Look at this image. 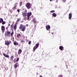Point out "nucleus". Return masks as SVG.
Returning a JSON list of instances; mask_svg holds the SVG:
<instances>
[{"instance_id": "1", "label": "nucleus", "mask_w": 77, "mask_h": 77, "mask_svg": "<svg viewBox=\"0 0 77 77\" xmlns=\"http://www.w3.org/2000/svg\"><path fill=\"white\" fill-rule=\"evenodd\" d=\"M26 26L22 24H21L20 25V26L19 27V29H20V30H22L23 32H24L25 30Z\"/></svg>"}, {"instance_id": "2", "label": "nucleus", "mask_w": 77, "mask_h": 77, "mask_svg": "<svg viewBox=\"0 0 77 77\" xmlns=\"http://www.w3.org/2000/svg\"><path fill=\"white\" fill-rule=\"evenodd\" d=\"M32 15V12L28 13L27 14V20H29L30 16Z\"/></svg>"}, {"instance_id": "3", "label": "nucleus", "mask_w": 77, "mask_h": 77, "mask_svg": "<svg viewBox=\"0 0 77 77\" xmlns=\"http://www.w3.org/2000/svg\"><path fill=\"white\" fill-rule=\"evenodd\" d=\"M26 7L28 9H30L31 7V4L30 3H27L26 5Z\"/></svg>"}, {"instance_id": "4", "label": "nucleus", "mask_w": 77, "mask_h": 77, "mask_svg": "<svg viewBox=\"0 0 77 77\" xmlns=\"http://www.w3.org/2000/svg\"><path fill=\"white\" fill-rule=\"evenodd\" d=\"M1 29L3 33H4L5 30V27L4 26H1Z\"/></svg>"}, {"instance_id": "5", "label": "nucleus", "mask_w": 77, "mask_h": 77, "mask_svg": "<svg viewBox=\"0 0 77 77\" xmlns=\"http://www.w3.org/2000/svg\"><path fill=\"white\" fill-rule=\"evenodd\" d=\"M27 13L26 12H24L22 13V15L24 17H26L27 16Z\"/></svg>"}, {"instance_id": "6", "label": "nucleus", "mask_w": 77, "mask_h": 77, "mask_svg": "<svg viewBox=\"0 0 77 77\" xmlns=\"http://www.w3.org/2000/svg\"><path fill=\"white\" fill-rule=\"evenodd\" d=\"M7 36H9V37H10V36H11V32L8 31L7 32Z\"/></svg>"}, {"instance_id": "7", "label": "nucleus", "mask_w": 77, "mask_h": 77, "mask_svg": "<svg viewBox=\"0 0 77 77\" xmlns=\"http://www.w3.org/2000/svg\"><path fill=\"white\" fill-rule=\"evenodd\" d=\"M46 29L47 30H49V29H50V26L49 25H48V26H46Z\"/></svg>"}, {"instance_id": "8", "label": "nucleus", "mask_w": 77, "mask_h": 77, "mask_svg": "<svg viewBox=\"0 0 77 77\" xmlns=\"http://www.w3.org/2000/svg\"><path fill=\"white\" fill-rule=\"evenodd\" d=\"M72 17V14H71L70 13L69 14V20H71V18Z\"/></svg>"}, {"instance_id": "9", "label": "nucleus", "mask_w": 77, "mask_h": 77, "mask_svg": "<svg viewBox=\"0 0 77 77\" xmlns=\"http://www.w3.org/2000/svg\"><path fill=\"white\" fill-rule=\"evenodd\" d=\"M5 45H9L10 44V43L8 41H5Z\"/></svg>"}, {"instance_id": "10", "label": "nucleus", "mask_w": 77, "mask_h": 77, "mask_svg": "<svg viewBox=\"0 0 77 77\" xmlns=\"http://www.w3.org/2000/svg\"><path fill=\"white\" fill-rule=\"evenodd\" d=\"M3 55L4 56H5V57H6L9 58V56L7 54H6L5 53H3Z\"/></svg>"}, {"instance_id": "11", "label": "nucleus", "mask_w": 77, "mask_h": 77, "mask_svg": "<svg viewBox=\"0 0 77 77\" xmlns=\"http://www.w3.org/2000/svg\"><path fill=\"white\" fill-rule=\"evenodd\" d=\"M22 52V51H21V49H19L18 52V54H21V53Z\"/></svg>"}, {"instance_id": "12", "label": "nucleus", "mask_w": 77, "mask_h": 77, "mask_svg": "<svg viewBox=\"0 0 77 77\" xmlns=\"http://www.w3.org/2000/svg\"><path fill=\"white\" fill-rule=\"evenodd\" d=\"M59 48L60 50H63V47L62 46H60L59 47Z\"/></svg>"}, {"instance_id": "13", "label": "nucleus", "mask_w": 77, "mask_h": 77, "mask_svg": "<svg viewBox=\"0 0 77 77\" xmlns=\"http://www.w3.org/2000/svg\"><path fill=\"white\" fill-rule=\"evenodd\" d=\"M18 63H16V64H15L14 65V67L15 68H17V66H18Z\"/></svg>"}, {"instance_id": "14", "label": "nucleus", "mask_w": 77, "mask_h": 77, "mask_svg": "<svg viewBox=\"0 0 77 77\" xmlns=\"http://www.w3.org/2000/svg\"><path fill=\"white\" fill-rule=\"evenodd\" d=\"M14 45H18V43H17V42H14Z\"/></svg>"}, {"instance_id": "15", "label": "nucleus", "mask_w": 77, "mask_h": 77, "mask_svg": "<svg viewBox=\"0 0 77 77\" xmlns=\"http://www.w3.org/2000/svg\"><path fill=\"white\" fill-rule=\"evenodd\" d=\"M39 43H37L35 45L36 47V48H37L38 47H39Z\"/></svg>"}, {"instance_id": "16", "label": "nucleus", "mask_w": 77, "mask_h": 77, "mask_svg": "<svg viewBox=\"0 0 77 77\" xmlns=\"http://www.w3.org/2000/svg\"><path fill=\"white\" fill-rule=\"evenodd\" d=\"M52 16H53L54 17H56V14L55 13H53L52 14Z\"/></svg>"}, {"instance_id": "17", "label": "nucleus", "mask_w": 77, "mask_h": 77, "mask_svg": "<svg viewBox=\"0 0 77 77\" xmlns=\"http://www.w3.org/2000/svg\"><path fill=\"white\" fill-rule=\"evenodd\" d=\"M16 29H17V25L15 24L14 26V30H16Z\"/></svg>"}, {"instance_id": "18", "label": "nucleus", "mask_w": 77, "mask_h": 77, "mask_svg": "<svg viewBox=\"0 0 77 77\" xmlns=\"http://www.w3.org/2000/svg\"><path fill=\"white\" fill-rule=\"evenodd\" d=\"M33 22H34V23H36V21H35V18H33Z\"/></svg>"}, {"instance_id": "19", "label": "nucleus", "mask_w": 77, "mask_h": 77, "mask_svg": "<svg viewBox=\"0 0 77 77\" xmlns=\"http://www.w3.org/2000/svg\"><path fill=\"white\" fill-rule=\"evenodd\" d=\"M2 21H3V20L2 18H1L0 20V23H1Z\"/></svg>"}, {"instance_id": "20", "label": "nucleus", "mask_w": 77, "mask_h": 77, "mask_svg": "<svg viewBox=\"0 0 77 77\" xmlns=\"http://www.w3.org/2000/svg\"><path fill=\"white\" fill-rule=\"evenodd\" d=\"M21 42H22V43H23L24 42V39H22L20 41Z\"/></svg>"}, {"instance_id": "21", "label": "nucleus", "mask_w": 77, "mask_h": 77, "mask_svg": "<svg viewBox=\"0 0 77 77\" xmlns=\"http://www.w3.org/2000/svg\"><path fill=\"white\" fill-rule=\"evenodd\" d=\"M13 57H14V56H11L10 57V59L11 60H12V59H13Z\"/></svg>"}, {"instance_id": "22", "label": "nucleus", "mask_w": 77, "mask_h": 77, "mask_svg": "<svg viewBox=\"0 0 77 77\" xmlns=\"http://www.w3.org/2000/svg\"><path fill=\"white\" fill-rule=\"evenodd\" d=\"M22 5H23V3H22V2H20V6H21Z\"/></svg>"}, {"instance_id": "23", "label": "nucleus", "mask_w": 77, "mask_h": 77, "mask_svg": "<svg viewBox=\"0 0 77 77\" xmlns=\"http://www.w3.org/2000/svg\"><path fill=\"white\" fill-rule=\"evenodd\" d=\"M36 46H35L33 48L34 51H35V50H36Z\"/></svg>"}, {"instance_id": "24", "label": "nucleus", "mask_w": 77, "mask_h": 77, "mask_svg": "<svg viewBox=\"0 0 77 77\" xmlns=\"http://www.w3.org/2000/svg\"><path fill=\"white\" fill-rule=\"evenodd\" d=\"M20 20V19H17V21H16V22L17 23V22H18L19 21V20Z\"/></svg>"}, {"instance_id": "25", "label": "nucleus", "mask_w": 77, "mask_h": 77, "mask_svg": "<svg viewBox=\"0 0 77 77\" xmlns=\"http://www.w3.org/2000/svg\"><path fill=\"white\" fill-rule=\"evenodd\" d=\"M2 22V24H5V22L3 21Z\"/></svg>"}, {"instance_id": "26", "label": "nucleus", "mask_w": 77, "mask_h": 77, "mask_svg": "<svg viewBox=\"0 0 77 77\" xmlns=\"http://www.w3.org/2000/svg\"><path fill=\"white\" fill-rule=\"evenodd\" d=\"M12 9H13V10H15V9H16V8H15V7H13V8H12Z\"/></svg>"}, {"instance_id": "27", "label": "nucleus", "mask_w": 77, "mask_h": 77, "mask_svg": "<svg viewBox=\"0 0 77 77\" xmlns=\"http://www.w3.org/2000/svg\"><path fill=\"white\" fill-rule=\"evenodd\" d=\"M55 12V11L53 10V11H51L50 12L52 13L53 12Z\"/></svg>"}, {"instance_id": "28", "label": "nucleus", "mask_w": 77, "mask_h": 77, "mask_svg": "<svg viewBox=\"0 0 77 77\" xmlns=\"http://www.w3.org/2000/svg\"><path fill=\"white\" fill-rule=\"evenodd\" d=\"M31 41H29V42L28 43V44H31Z\"/></svg>"}, {"instance_id": "29", "label": "nucleus", "mask_w": 77, "mask_h": 77, "mask_svg": "<svg viewBox=\"0 0 77 77\" xmlns=\"http://www.w3.org/2000/svg\"><path fill=\"white\" fill-rule=\"evenodd\" d=\"M11 35L12 36V35H14V32L12 31V33H11Z\"/></svg>"}, {"instance_id": "30", "label": "nucleus", "mask_w": 77, "mask_h": 77, "mask_svg": "<svg viewBox=\"0 0 77 77\" xmlns=\"http://www.w3.org/2000/svg\"><path fill=\"white\" fill-rule=\"evenodd\" d=\"M18 60H19V58H17V60H16V62H18Z\"/></svg>"}, {"instance_id": "31", "label": "nucleus", "mask_w": 77, "mask_h": 77, "mask_svg": "<svg viewBox=\"0 0 77 77\" xmlns=\"http://www.w3.org/2000/svg\"><path fill=\"white\" fill-rule=\"evenodd\" d=\"M58 77H62V75H60Z\"/></svg>"}, {"instance_id": "32", "label": "nucleus", "mask_w": 77, "mask_h": 77, "mask_svg": "<svg viewBox=\"0 0 77 77\" xmlns=\"http://www.w3.org/2000/svg\"><path fill=\"white\" fill-rule=\"evenodd\" d=\"M17 12H20V10L18 9L17 10Z\"/></svg>"}, {"instance_id": "33", "label": "nucleus", "mask_w": 77, "mask_h": 77, "mask_svg": "<svg viewBox=\"0 0 77 77\" xmlns=\"http://www.w3.org/2000/svg\"><path fill=\"white\" fill-rule=\"evenodd\" d=\"M12 27H13V25H11V28H12Z\"/></svg>"}, {"instance_id": "34", "label": "nucleus", "mask_w": 77, "mask_h": 77, "mask_svg": "<svg viewBox=\"0 0 77 77\" xmlns=\"http://www.w3.org/2000/svg\"><path fill=\"white\" fill-rule=\"evenodd\" d=\"M66 0H63V2H66Z\"/></svg>"}, {"instance_id": "35", "label": "nucleus", "mask_w": 77, "mask_h": 77, "mask_svg": "<svg viewBox=\"0 0 77 77\" xmlns=\"http://www.w3.org/2000/svg\"><path fill=\"white\" fill-rule=\"evenodd\" d=\"M17 35H19V36H21V35L20 34H18Z\"/></svg>"}, {"instance_id": "36", "label": "nucleus", "mask_w": 77, "mask_h": 77, "mask_svg": "<svg viewBox=\"0 0 77 77\" xmlns=\"http://www.w3.org/2000/svg\"><path fill=\"white\" fill-rule=\"evenodd\" d=\"M19 36L18 35H17V37L18 38H19Z\"/></svg>"}, {"instance_id": "37", "label": "nucleus", "mask_w": 77, "mask_h": 77, "mask_svg": "<svg viewBox=\"0 0 77 77\" xmlns=\"http://www.w3.org/2000/svg\"><path fill=\"white\" fill-rule=\"evenodd\" d=\"M26 26H29V25H28V24H26Z\"/></svg>"}, {"instance_id": "38", "label": "nucleus", "mask_w": 77, "mask_h": 77, "mask_svg": "<svg viewBox=\"0 0 77 77\" xmlns=\"http://www.w3.org/2000/svg\"><path fill=\"white\" fill-rule=\"evenodd\" d=\"M57 2H58V0H57L56 2V3H57Z\"/></svg>"}, {"instance_id": "39", "label": "nucleus", "mask_w": 77, "mask_h": 77, "mask_svg": "<svg viewBox=\"0 0 77 77\" xmlns=\"http://www.w3.org/2000/svg\"><path fill=\"white\" fill-rule=\"evenodd\" d=\"M25 12H27V10H25Z\"/></svg>"}, {"instance_id": "40", "label": "nucleus", "mask_w": 77, "mask_h": 77, "mask_svg": "<svg viewBox=\"0 0 77 77\" xmlns=\"http://www.w3.org/2000/svg\"><path fill=\"white\" fill-rule=\"evenodd\" d=\"M50 0V1H52V0Z\"/></svg>"}, {"instance_id": "41", "label": "nucleus", "mask_w": 77, "mask_h": 77, "mask_svg": "<svg viewBox=\"0 0 77 77\" xmlns=\"http://www.w3.org/2000/svg\"><path fill=\"white\" fill-rule=\"evenodd\" d=\"M8 26H10V24H9Z\"/></svg>"}, {"instance_id": "42", "label": "nucleus", "mask_w": 77, "mask_h": 77, "mask_svg": "<svg viewBox=\"0 0 77 77\" xmlns=\"http://www.w3.org/2000/svg\"><path fill=\"white\" fill-rule=\"evenodd\" d=\"M52 35L53 34V32H52Z\"/></svg>"}, {"instance_id": "43", "label": "nucleus", "mask_w": 77, "mask_h": 77, "mask_svg": "<svg viewBox=\"0 0 77 77\" xmlns=\"http://www.w3.org/2000/svg\"><path fill=\"white\" fill-rule=\"evenodd\" d=\"M16 16H18V15H16Z\"/></svg>"}, {"instance_id": "44", "label": "nucleus", "mask_w": 77, "mask_h": 77, "mask_svg": "<svg viewBox=\"0 0 77 77\" xmlns=\"http://www.w3.org/2000/svg\"><path fill=\"white\" fill-rule=\"evenodd\" d=\"M32 17H33V16H32Z\"/></svg>"}]
</instances>
